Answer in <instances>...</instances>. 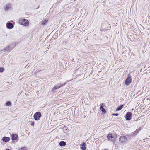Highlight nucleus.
<instances>
[{
    "instance_id": "a878e982",
    "label": "nucleus",
    "mask_w": 150,
    "mask_h": 150,
    "mask_svg": "<svg viewBox=\"0 0 150 150\" xmlns=\"http://www.w3.org/2000/svg\"><path fill=\"white\" fill-rule=\"evenodd\" d=\"M149 99L150 100V98H149Z\"/></svg>"
},
{
    "instance_id": "9b49d317",
    "label": "nucleus",
    "mask_w": 150,
    "mask_h": 150,
    "mask_svg": "<svg viewBox=\"0 0 150 150\" xmlns=\"http://www.w3.org/2000/svg\"><path fill=\"white\" fill-rule=\"evenodd\" d=\"M48 22V20H42L41 22V24L43 25H46Z\"/></svg>"
},
{
    "instance_id": "a211bd4d",
    "label": "nucleus",
    "mask_w": 150,
    "mask_h": 150,
    "mask_svg": "<svg viewBox=\"0 0 150 150\" xmlns=\"http://www.w3.org/2000/svg\"><path fill=\"white\" fill-rule=\"evenodd\" d=\"M6 106H10L11 105V103L9 101H8L6 103Z\"/></svg>"
},
{
    "instance_id": "20e7f679",
    "label": "nucleus",
    "mask_w": 150,
    "mask_h": 150,
    "mask_svg": "<svg viewBox=\"0 0 150 150\" xmlns=\"http://www.w3.org/2000/svg\"><path fill=\"white\" fill-rule=\"evenodd\" d=\"M132 114L130 112H128L126 115L125 118L127 120H129L131 118Z\"/></svg>"
},
{
    "instance_id": "9d476101",
    "label": "nucleus",
    "mask_w": 150,
    "mask_h": 150,
    "mask_svg": "<svg viewBox=\"0 0 150 150\" xmlns=\"http://www.w3.org/2000/svg\"><path fill=\"white\" fill-rule=\"evenodd\" d=\"M10 139L9 137H4L2 138V140L5 142H8Z\"/></svg>"
},
{
    "instance_id": "39448f33",
    "label": "nucleus",
    "mask_w": 150,
    "mask_h": 150,
    "mask_svg": "<svg viewBox=\"0 0 150 150\" xmlns=\"http://www.w3.org/2000/svg\"><path fill=\"white\" fill-rule=\"evenodd\" d=\"M120 141L122 143H123L127 140V139L125 136H121L119 138Z\"/></svg>"
},
{
    "instance_id": "423d86ee",
    "label": "nucleus",
    "mask_w": 150,
    "mask_h": 150,
    "mask_svg": "<svg viewBox=\"0 0 150 150\" xmlns=\"http://www.w3.org/2000/svg\"><path fill=\"white\" fill-rule=\"evenodd\" d=\"M18 135L16 134H13L11 135V139L13 140H18Z\"/></svg>"
},
{
    "instance_id": "1a4fd4ad",
    "label": "nucleus",
    "mask_w": 150,
    "mask_h": 150,
    "mask_svg": "<svg viewBox=\"0 0 150 150\" xmlns=\"http://www.w3.org/2000/svg\"><path fill=\"white\" fill-rule=\"evenodd\" d=\"M11 6L10 4H6L4 7V9L6 11H7L11 8Z\"/></svg>"
},
{
    "instance_id": "6e6552de",
    "label": "nucleus",
    "mask_w": 150,
    "mask_h": 150,
    "mask_svg": "<svg viewBox=\"0 0 150 150\" xmlns=\"http://www.w3.org/2000/svg\"><path fill=\"white\" fill-rule=\"evenodd\" d=\"M107 138L109 140H110L112 141L114 140V138L111 134H108L107 136Z\"/></svg>"
},
{
    "instance_id": "f257e3e1",
    "label": "nucleus",
    "mask_w": 150,
    "mask_h": 150,
    "mask_svg": "<svg viewBox=\"0 0 150 150\" xmlns=\"http://www.w3.org/2000/svg\"><path fill=\"white\" fill-rule=\"evenodd\" d=\"M18 22L20 24L24 26H28L29 25V21L27 19L21 18L19 20Z\"/></svg>"
},
{
    "instance_id": "aec40b11",
    "label": "nucleus",
    "mask_w": 150,
    "mask_h": 150,
    "mask_svg": "<svg viewBox=\"0 0 150 150\" xmlns=\"http://www.w3.org/2000/svg\"><path fill=\"white\" fill-rule=\"evenodd\" d=\"M86 145V143L85 142H83V143L80 144V146H85V147Z\"/></svg>"
},
{
    "instance_id": "393cba45",
    "label": "nucleus",
    "mask_w": 150,
    "mask_h": 150,
    "mask_svg": "<svg viewBox=\"0 0 150 150\" xmlns=\"http://www.w3.org/2000/svg\"><path fill=\"white\" fill-rule=\"evenodd\" d=\"M103 150H108L107 149H103Z\"/></svg>"
},
{
    "instance_id": "7ed1b4c3",
    "label": "nucleus",
    "mask_w": 150,
    "mask_h": 150,
    "mask_svg": "<svg viewBox=\"0 0 150 150\" xmlns=\"http://www.w3.org/2000/svg\"><path fill=\"white\" fill-rule=\"evenodd\" d=\"M132 81V79L131 76L129 75L125 81V83L127 85H129L131 83Z\"/></svg>"
},
{
    "instance_id": "5701e85b",
    "label": "nucleus",
    "mask_w": 150,
    "mask_h": 150,
    "mask_svg": "<svg viewBox=\"0 0 150 150\" xmlns=\"http://www.w3.org/2000/svg\"><path fill=\"white\" fill-rule=\"evenodd\" d=\"M112 115H114V116H117L118 115V114H112Z\"/></svg>"
},
{
    "instance_id": "412c9836",
    "label": "nucleus",
    "mask_w": 150,
    "mask_h": 150,
    "mask_svg": "<svg viewBox=\"0 0 150 150\" xmlns=\"http://www.w3.org/2000/svg\"><path fill=\"white\" fill-rule=\"evenodd\" d=\"M30 123H31L30 125L32 126H34V121H31Z\"/></svg>"
},
{
    "instance_id": "6ab92c4d",
    "label": "nucleus",
    "mask_w": 150,
    "mask_h": 150,
    "mask_svg": "<svg viewBox=\"0 0 150 150\" xmlns=\"http://www.w3.org/2000/svg\"><path fill=\"white\" fill-rule=\"evenodd\" d=\"M4 70V68L3 67H0V72L2 73L3 72Z\"/></svg>"
},
{
    "instance_id": "dca6fc26",
    "label": "nucleus",
    "mask_w": 150,
    "mask_h": 150,
    "mask_svg": "<svg viewBox=\"0 0 150 150\" xmlns=\"http://www.w3.org/2000/svg\"><path fill=\"white\" fill-rule=\"evenodd\" d=\"M124 105H123L120 106L118 107L117 108V109H116V110L119 111V110H121V109H122V108L124 106Z\"/></svg>"
},
{
    "instance_id": "f8f14e48",
    "label": "nucleus",
    "mask_w": 150,
    "mask_h": 150,
    "mask_svg": "<svg viewBox=\"0 0 150 150\" xmlns=\"http://www.w3.org/2000/svg\"><path fill=\"white\" fill-rule=\"evenodd\" d=\"M59 144L60 146H63L65 145L66 143L64 141H62L60 142Z\"/></svg>"
},
{
    "instance_id": "ddd939ff",
    "label": "nucleus",
    "mask_w": 150,
    "mask_h": 150,
    "mask_svg": "<svg viewBox=\"0 0 150 150\" xmlns=\"http://www.w3.org/2000/svg\"><path fill=\"white\" fill-rule=\"evenodd\" d=\"M103 103H102L101 104V105L100 109L101 110V111H102V112H103L105 113L106 112V111L103 108Z\"/></svg>"
},
{
    "instance_id": "b1692460",
    "label": "nucleus",
    "mask_w": 150,
    "mask_h": 150,
    "mask_svg": "<svg viewBox=\"0 0 150 150\" xmlns=\"http://www.w3.org/2000/svg\"><path fill=\"white\" fill-rule=\"evenodd\" d=\"M135 132L137 133H138V132L139 131L136 130V131H135Z\"/></svg>"
},
{
    "instance_id": "f3484780",
    "label": "nucleus",
    "mask_w": 150,
    "mask_h": 150,
    "mask_svg": "<svg viewBox=\"0 0 150 150\" xmlns=\"http://www.w3.org/2000/svg\"><path fill=\"white\" fill-rule=\"evenodd\" d=\"M11 47V46L9 45L7 46L5 50L6 51H11L10 49Z\"/></svg>"
},
{
    "instance_id": "f03ea898",
    "label": "nucleus",
    "mask_w": 150,
    "mask_h": 150,
    "mask_svg": "<svg viewBox=\"0 0 150 150\" xmlns=\"http://www.w3.org/2000/svg\"><path fill=\"white\" fill-rule=\"evenodd\" d=\"M41 116V114L40 112L35 113L34 115V118L35 120H38Z\"/></svg>"
},
{
    "instance_id": "4be33fe9",
    "label": "nucleus",
    "mask_w": 150,
    "mask_h": 150,
    "mask_svg": "<svg viewBox=\"0 0 150 150\" xmlns=\"http://www.w3.org/2000/svg\"><path fill=\"white\" fill-rule=\"evenodd\" d=\"M81 148L82 150H85L86 149V147L85 146H82L81 147Z\"/></svg>"
},
{
    "instance_id": "2eb2a0df",
    "label": "nucleus",
    "mask_w": 150,
    "mask_h": 150,
    "mask_svg": "<svg viewBox=\"0 0 150 150\" xmlns=\"http://www.w3.org/2000/svg\"><path fill=\"white\" fill-rule=\"evenodd\" d=\"M19 150H28V149L26 147H23L20 148Z\"/></svg>"
},
{
    "instance_id": "4468645a",
    "label": "nucleus",
    "mask_w": 150,
    "mask_h": 150,
    "mask_svg": "<svg viewBox=\"0 0 150 150\" xmlns=\"http://www.w3.org/2000/svg\"><path fill=\"white\" fill-rule=\"evenodd\" d=\"M62 85H60L59 84H57V85H55L54 86V87L53 89H59L61 87V86Z\"/></svg>"
},
{
    "instance_id": "0eeeda50",
    "label": "nucleus",
    "mask_w": 150,
    "mask_h": 150,
    "mask_svg": "<svg viewBox=\"0 0 150 150\" xmlns=\"http://www.w3.org/2000/svg\"><path fill=\"white\" fill-rule=\"evenodd\" d=\"M6 26L8 29H11L13 27V24L10 22L8 23H6Z\"/></svg>"
}]
</instances>
